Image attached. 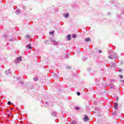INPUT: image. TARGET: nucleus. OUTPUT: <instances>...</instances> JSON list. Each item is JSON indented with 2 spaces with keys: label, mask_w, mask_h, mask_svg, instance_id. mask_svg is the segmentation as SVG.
Masks as SVG:
<instances>
[{
  "label": "nucleus",
  "mask_w": 124,
  "mask_h": 124,
  "mask_svg": "<svg viewBox=\"0 0 124 124\" xmlns=\"http://www.w3.org/2000/svg\"><path fill=\"white\" fill-rule=\"evenodd\" d=\"M46 103H48L47 102H46Z\"/></svg>",
  "instance_id": "nucleus-31"
},
{
  "label": "nucleus",
  "mask_w": 124,
  "mask_h": 124,
  "mask_svg": "<svg viewBox=\"0 0 124 124\" xmlns=\"http://www.w3.org/2000/svg\"><path fill=\"white\" fill-rule=\"evenodd\" d=\"M52 116H53V117H56V116H57V112L53 111L52 113Z\"/></svg>",
  "instance_id": "nucleus-5"
},
{
  "label": "nucleus",
  "mask_w": 124,
  "mask_h": 124,
  "mask_svg": "<svg viewBox=\"0 0 124 124\" xmlns=\"http://www.w3.org/2000/svg\"><path fill=\"white\" fill-rule=\"evenodd\" d=\"M67 40L69 41L71 40V36H70V35H67Z\"/></svg>",
  "instance_id": "nucleus-9"
},
{
  "label": "nucleus",
  "mask_w": 124,
  "mask_h": 124,
  "mask_svg": "<svg viewBox=\"0 0 124 124\" xmlns=\"http://www.w3.org/2000/svg\"><path fill=\"white\" fill-rule=\"evenodd\" d=\"M33 80L34 81H38V78H36V77H34L33 78Z\"/></svg>",
  "instance_id": "nucleus-14"
},
{
  "label": "nucleus",
  "mask_w": 124,
  "mask_h": 124,
  "mask_svg": "<svg viewBox=\"0 0 124 124\" xmlns=\"http://www.w3.org/2000/svg\"><path fill=\"white\" fill-rule=\"evenodd\" d=\"M65 18H68L69 17V14L67 13L64 15Z\"/></svg>",
  "instance_id": "nucleus-8"
},
{
  "label": "nucleus",
  "mask_w": 124,
  "mask_h": 124,
  "mask_svg": "<svg viewBox=\"0 0 124 124\" xmlns=\"http://www.w3.org/2000/svg\"><path fill=\"white\" fill-rule=\"evenodd\" d=\"M50 41L51 42H52V44L54 45H58V44H59V43H58V42H57V41H56V40L53 39V38H51L50 39Z\"/></svg>",
  "instance_id": "nucleus-2"
},
{
  "label": "nucleus",
  "mask_w": 124,
  "mask_h": 124,
  "mask_svg": "<svg viewBox=\"0 0 124 124\" xmlns=\"http://www.w3.org/2000/svg\"><path fill=\"white\" fill-rule=\"evenodd\" d=\"M76 110H79V108L76 107Z\"/></svg>",
  "instance_id": "nucleus-20"
},
{
  "label": "nucleus",
  "mask_w": 124,
  "mask_h": 124,
  "mask_svg": "<svg viewBox=\"0 0 124 124\" xmlns=\"http://www.w3.org/2000/svg\"><path fill=\"white\" fill-rule=\"evenodd\" d=\"M8 71L9 73L8 72ZM8 71H5L6 74H11V72H10V69L8 70Z\"/></svg>",
  "instance_id": "nucleus-10"
},
{
  "label": "nucleus",
  "mask_w": 124,
  "mask_h": 124,
  "mask_svg": "<svg viewBox=\"0 0 124 124\" xmlns=\"http://www.w3.org/2000/svg\"><path fill=\"white\" fill-rule=\"evenodd\" d=\"M121 71H122V69H120V70H119V72H121Z\"/></svg>",
  "instance_id": "nucleus-25"
},
{
  "label": "nucleus",
  "mask_w": 124,
  "mask_h": 124,
  "mask_svg": "<svg viewBox=\"0 0 124 124\" xmlns=\"http://www.w3.org/2000/svg\"><path fill=\"white\" fill-rule=\"evenodd\" d=\"M72 37L73 38H76V34H73Z\"/></svg>",
  "instance_id": "nucleus-15"
},
{
  "label": "nucleus",
  "mask_w": 124,
  "mask_h": 124,
  "mask_svg": "<svg viewBox=\"0 0 124 124\" xmlns=\"http://www.w3.org/2000/svg\"><path fill=\"white\" fill-rule=\"evenodd\" d=\"M16 61H18L19 62H21V61H22V57H19L18 58H16Z\"/></svg>",
  "instance_id": "nucleus-6"
},
{
  "label": "nucleus",
  "mask_w": 124,
  "mask_h": 124,
  "mask_svg": "<svg viewBox=\"0 0 124 124\" xmlns=\"http://www.w3.org/2000/svg\"><path fill=\"white\" fill-rule=\"evenodd\" d=\"M66 68H68L69 69H70V67H66Z\"/></svg>",
  "instance_id": "nucleus-23"
},
{
  "label": "nucleus",
  "mask_w": 124,
  "mask_h": 124,
  "mask_svg": "<svg viewBox=\"0 0 124 124\" xmlns=\"http://www.w3.org/2000/svg\"><path fill=\"white\" fill-rule=\"evenodd\" d=\"M99 53H101V50H99Z\"/></svg>",
  "instance_id": "nucleus-27"
},
{
  "label": "nucleus",
  "mask_w": 124,
  "mask_h": 124,
  "mask_svg": "<svg viewBox=\"0 0 124 124\" xmlns=\"http://www.w3.org/2000/svg\"><path fill=\"white\" fill-rule=\"evenodd\" d=\"M109 87H110V88L111 89H113V88H114V84H110L109 85Z\"/></svg>",
  "instance_id": "nucleus-13"
},
{
  "label": "nucleus",
  "mask_w": 124,
  "mask_h": 124,
  "mask_svg": "<svg viewBox=\"0 0 124 124\" xmlns=\"http://www.w3.org/2000/svg\"><path fill=\"white\" fill-rule=\"evenodd\" d=\"M30 124H33L32 123H30Z\"/></svg>",
  "instance_id": "nucleus-30"
},
{
  "label": "nucleus",
  "mask_w": 124,
  "mask_h": 124,
  "mask_svg": "<svg viewBox=\"0 0 124 124\" xmlns=\"http://www.w3.org/2000/svg\"><path fill=\"white\" fill-rule=\"evenodd\" d=\"M19 82H20L21 84H22V85L24 84V83H23V82H21V81H19Z\"/></svg>",
  "instance_id": "nucleus-24"
},
{
  "label": "nucleus",
  "mask_w": 124,
  "mask_h": 124,
  "mask_svg": "<svg viewBox=\"0 0 124 124\" xmlns=\"http://www.w3.org/2000/svg\"><path fill=\"white\" fill-rule=\"evenodd\" d=\"M84 60H87V58H84Z\"/></svg>",
  "instance_id": "nucleus-28"
},
{
  "label": "nucleus",
  "mask_w": 124,
  "mask_h": 124,
  "mask_svg": "<svg viewBox=\"0 0 124 124\" xmlns=\"http://www.w3.org/2000/svg\"><path fill=\"white\" fill-rule=\"evenodd\" d=\"M27 47L29 48V49H31V44H29L27 46Z\"/></svg>",
  "instance_id": "nucleus-12"
},
{
  "label": "nucleus",
  "mask_w": 124,
  "mask_h": 124,
  "mask_svg": "<svg viewBox=\"0 0 124 124\" xmlns=\"http://www.w3.org/2000/svg\"><path fill=\"white\" fill-rule=\"evenodd\" d=\"M85 41H86V42H91V38H87L85 39Z\"/></svg>",
  "instance_id": "nucleus-7"
},
{
  "label": "nucleus",
  "mask_w": 124,
  "mask_h": 124,
  "mask_svg": "<svg viewBox=\"0 0 124 124\" xmlns=\"http://www.w3.org/2000/svg\"><path fill=\"white\" fill-rule=\"evenodd\" d=\"M114 108L116 110H118V103H114Z\"/></svg>",
  "instance_id": "nucleus-4"
},
{
  "label": "nucleus",
  "mask_w": 124,
  "mask_h": 124,
  "mask_svg": "<svg viewBox=\"0 0 124 124\" xmlns=\"http://www.w3.org/2000/svg\"><path fill=\"white\" fill-rule=\"evenodd\" d=\"M71 124H77V123H76V121H72Z\"/></svg>",
  "instance_id": "nucleus-16"
},
{
  "label": "nucleus",
  "mask_w": 124,
  "mask_h": 124,
  "mask_svg": "<svg viewBox=\"0 0 124 124\" xmlns=\"http://www.w3.org/2000/svg\"><path fill=\"white\" fill-rule=\"evenodd\" d=\"M80 92L77 93V95H80Z\"/></svg>",
  "instance_id": "nucleus-19"
},
{
  "label": "nucleus",
  "mask_w": 124,
  "mask_h": 124,
  "mask_svg": "<svg viewBox=\"0 0 124 124\" xmlns=\"http://www.w3.org/2000/svg\"><path fill=\"white\" fill-rule=\"evenodd\" d=\"M7 103H8V105H11V102L8 101Z\"/></svg>",
  "instance_id": "nucleus-18"
},
{
  "label": "nucleus",
  "mask_w": 124,
  "mask_h": 124,
  "mask_svg": "<svg viewBox=\"0 0 124 124\" xmlns=\"http://www.w3.org/2000/svg\"><path fill=\"white\" fill-rule=\"evenodd\" d=\"M15 62H17V60H16V61H15Z\"/></svg>",
  "instance_id": "nucleus-29"
},
{
  "label": "nucleus",
  "mask_w": 124,
  "mask_h": 124,
  "mask_svg": "<svg viewBox=\"0 0 124 124\" xmlns=\"http://www.w3.org/2000/svg\"><path fill=\"white\" fill-rule=\"evenodd\" d=\"M49 34H54V31L49 32Z\"/></svg>",
  "instance_id": "nucleus-17"
},
{
  "label": "nucleus",
  "mask_w": 124,
  "mask_h": 124,
  "mask_svg": "<svg viewBox=\"0 0 124 124\" xmlns=\"http://www.w3.org/2000/svg\"><path fill=\"white\" fill-rule=\"evenodd\" d=\"M26 37H27V38H30V36L29 35H27Z\"/></svg>",
  "instance_id": "nucleus-22"
},
{
  "label": "nucleus",
  "mask_w": 124,
  "mask_h": 124,
  "mask_svg": "<svg viewBox=\"0 0 124 124\" xmlns=\"http://www.w3.org/2000/svg\"><path fill=\"white\" fill-rule=\"evenodd\" d=\"M20 13H21V11L20 10H17L16 11V14H20Z\"/></svg>",
  "instance_id": "nucleus-11"
},
{
  "label": "nucleus",
  "mask_w": 124,
  "mask_h": 124,
  "mask_svg": "<svg viewBox=\"0 0 124 124\" xmlns=\"http://www.w3.org/2000/svg\"><path fill=\"white\" fill-rule=\"evenodd\" d=\"M109 59H117L118 58V55H117V54H114V55H110L108 56Z\"/></svg>",
  "instance_id": "nucleus-1"
},
{
  "label": "nucleus",
  "mask_w": 124,
  "mask_h": 124,
  "mask_svg": "<svg viewBox=\"0 0 124 124\" xmlns=\"http://www.w3.org/2000/svg\"><path fill=\"white\" fill-rule=\"evenodd\" d=\"M121 78H123V76H120Z\"/></svg>",
  "instance_id": "nucleus-26"
},
{
  "label": "nucleus",
  "mask_w": 124,
  "mask_h": 124,
  "mask_svg": "<svg viewBox=\"0 0 124 124\" xmlns=\"http://www.w3.org/2000/svg\"><path fill=\"white\" fill-rule=\"evenodd\" d=\"M84 121L85 122H87V121L89 120V118L88 117V116H87L86 115L85 116L84 119H83Z\"/></svg>",
  "instance_id": "nucleus-3"
},
{
  "label": "nucleus",
  "mask_w": 124,
  "mask_h": 124,
  "mask_svg": "<svg viewBox=\"0 0 124 124\" xmlns=\"http://www.w3.org/2000/svg\"><path fill=\"white\" fill-rule=\"evenodd\" d=\"M118 99H119V97H116V101H118Z\"/></svg>",
  "instance_id": "nucleus-21"
}]
</instances>
